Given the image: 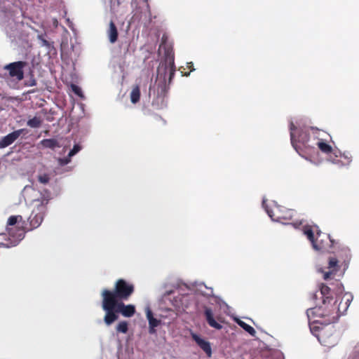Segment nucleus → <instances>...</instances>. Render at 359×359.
<instances>
[{
    "label": "nucleus",
    "instance_id": "nucleus-1",
    "mask_svg": "<svg viewBox=\"0 0 359 359\" xmlns=\"http://www.w3.org/2000/svg\"><path fill=\"white\" fill-rule=\"evenodd\" d=\"M24 196L33 206L32 214L29 217L30 226L29 230H32L41 224L46 212V205L51 198V194L45 188L36 190L32 187L26 186L24 189Z\"/></svg>",
    "mask_w": 359,
    "mask_h": 359
},
{
    "label": "nucleus",
    "instance_id": "nucleus-2",
    "mask_svg": "<svg viewBox=\"0 0 359 359\" xmlns=\"http://www.w3.org/2000/svg\"><path fill=\"white\" fill-rule=\"evenodd\" d=\"M339 298V295H337L335 299L333 297H326L325 299H323L322 305L308 309L306 315L309 320L319 318V320L314 319L313 321L325 325L337 322L339 319V315L336 314V303L338 302Z\"/></svg>",
    "mask_w": 359,
    "mask_h": 359
},
{
    "label": "nucleus",
    "instance_id": "nucleus-3",
    "mask_svg": "<svg viewBox=\"0 0 359 359\" xmlns=\"http://www.w3.org/2000/svg\"><path fill=\"white\" fill-rule=\"evenodd\" d=\"M135 291V286L123 278L118 279L112 290L104 289L102 292V305L110 309L111 306L121 301H127Z\"/></svg>",
    "mask_w": 359,
    "mask_h": 359
},
{
    "label": "nucleus",
    "instance_id": "nucleus-4",
    "mask_svg": "<svg viewBox=\"0 0 359 359\" xmlns=\"http://www.w3.org/2000/svg\"><path fill=\"white\" fill-rule=\"evenodd\" d=\"M124 301L118 302L111 306V308H107L105 305H102L103 310L106 312L104 321L107 325H111L118 318V313H121L126 318H130L135 313V306L133 304H125Z\"/></svg>",
    "mask_w": 359,
    "mask_h": 359
},
{
    "label": "nucleus",
    "instance_id": "nucleus-5",
    "mask_svg": "<svg viewBox=\"0 0 359 359\" xmlns=\"http://www.w3.org/2000/svg\"><path fill=\"white\" fill-rule=\"evenodd\" d=\"M7 233H0V243L3 247L11 248L17 245L25 236V229L22 224L14 227L6 228Z\"/></svg>",
    "mask_w": 359,
    "mask_h": 359
},
{
    "label": "nucleus",
    "instance_id": "nucleus-6",
    "mask_svg": "<svg viewBox=\"0 0 359 359\" xmlns=\"http://www.w3.org/2000/svg\"><path fill=\"white\" fill-rule=\"evenodd\" d=\"M335 244H337V243L332 240L329 234L322 233L320 231H318L316 233V239L313 241L312 245L316 250L326 251L330 253H334Z\"/></svg>",
    "mask_w": 359,
    "mask_h": 359
},
{
    "label": "nucleus",
    "instance_id": "nucleus-7",
    "mask_svg": "<svg viewBox=\"0 0 359 359\" xmlns=\"http://www.w3.org/2000/svg\"><path fill=\"white\" fill-rule=\"evenodd\" d=\"M26 66V62L18 61L6 65L4 69L8 71L9 76L11 78H14L18 81H21L24 79V68Z\"/></svg>",
    "mask_w": 359,
    "mask_h": 359
},
{
    "label": "nucleus",
    "instance_id": "nucleus-8",
    "mask_svg": "<svg viewBox=\"0 0 359 359\" xmlns=\"http://www.w3.org/2000/svg\"><path fill=\"white\" fill-rule=\"evenodd\" d=\"M164 50V62H162L161 67H159L160 70L165 65H172L175 64V55L172 48L166 44L164 36L162 38L161 43L159 46V49Z\"/></svg>",
    "mask_w": 359,
    "mask_h": 359
},
{
    "label": "nucleus",
    "instance_id": "nucleus-9",
    "mask_svg": "<svg viewBox=\"0 0 359 359\" xmlns=\"http://www.w3.org/2000/svg\"><path fill=\"white\" fill-rule=\"evenodd\" d=\"M262 206L266 210L269 216L271 217L273 219H276L277 221H279L280 222L286 223L290 221L292 218V212L290 210H285V212L283 215L275 216L271 210H268L266 200L264 198L262 201Z\"/></svg>",
    "mask_w": 359,
    "mask_h": 359
},
{
    "label": "nucleus",
    "instance_id": "nucleus-10",
    "mask_svg": "<svg viewBox=\"0 0 359 359\" xmlns=\"http://www.w3.org/2000/svg\"><path fill=\"white\" fill-rule=\"evenodd\" d=\"M25 129L16 130L3 137L0 140V149L6 148L12 144L24 132Z\"/></svg>",
    "mask_w": 359,
    "mask_h": 359
},
{
    "label": "nucleus",
    "instance_id": "nucleus-11",
    "mask_svg": "<svg viewBox=\"0 0 359 359\" xmlns=\"http://www.w3.org/2000/svg\"><path fill=\"white\" fill-rule=\"evenodd\" d=\"M160 68H158V83L156 88L157 97L161 98L163 102L164 97L166 96L169 87L166 84L165 78L163 77V80L161 79Z\"/></svg>",
    "mask_w": 359,
    "mask_h": 359
},
{
    "label": "nucleus",
    "instance_id": "nucleus-12",
    "mask_svg": "<svg viewBox=\"0 0 359 359\" xmlns=\"http://www.w3.org/2000/svg\"><path fill=\"white\" fill-rule=\"evenodd\" d=\"M351 300V296L350 294H345L341 297V301L338 304L337 302L336 303V314L339 315V318L341 315L344 314L347 311Z\"/></svg>",
    "mask_w": 359,
    "mask_h": 359
},
{
    "label": "nucleus",
    "instance_id": "nucleus-13",
    "mask_svg": "<svg viewBox=\"0 0 359 359\" xmlns=\"http://www.w3.org/2000/svg\"><path fill=\"white\" fill-rule=\"evenodd\" d=\"M310 127L300 128L298 130V140L297 142L302 143L305 148H309L311 146L309 144L310 140Z\"/></svg>",
    "mask_w": 359,
    "mask_h": 359
},
{
    "label": "nucleus",
    "instance_id": "nucleus-14",
    "mask_svg": "<svg viewBox=\"0 0 359 359\" xmlns=\"http://www.w3.org/2000/svg\"><path fill=\"white\" fill-rule=\"evenodd\" d=\"M204 315L208 325L217 330H221L222 325L218 323L214 318L212 311L210 308L205 307L204 311Z\"/></svg>",
    "mask_w": 359,
    "mask_h": 359
},
{
    "label": "nucleus",
    "instance_id": "nucleus-15",
    "mask_svg": "<svg viewBox=\"0 0 359 359\" xmlns=\"http://www.w3.org/2000/svg\"><path fill=\"white\" fill-rule=\"evenodd\" d=\"M192 338L196 341V343L200 346V348L204 352H205V353L208 356L211 355V354H212V349H211L210 344L208 341L201 339L197 334H193L192 335Z\"/></svg>",
    "mask_w": 359,
    "mask_h": 359
},
{
    "label": "nucleus",
    "instance_id": "nucleus-16",
    "mask_svg": "<svg viewBox=\"0 0 359 359\" xmlns=\"http://www.w3.org/2000/svg\"><path fill=\"white\" fill-rule=\"evenodd\" d=\"M328 268L330 271L324 273V279L327 280L332 275H334L339 270L338 260L335 257L329 259Z\"/></svg>",
    "mask_w": 359,
    "mask_h": 359
},
{
    "label": "nucleus",
    "instance_id": "nucleus-17",
    "mask_svg": "<svg viewBox=\"0 0 359 359\" xmlns=\"http://www.w3.org/2000/svg\"><path fill=\"white\" fill-rule=\"evenodd\" d=\"M316 140L318 142L316 143V144L323 153L329 154L332 152V146L327 142V140L325 138L320 137V136H316Z\"/></svg>",
    "mask_w": 359,
    "mask_h": 359
},
{
    "label": "nucleus",
    "instance_id": "nucleus-18",
    "mask_svg": "<svg viewBox=\"0 0 359 359\" xmlns=\"http://www.w3.org/2000/svg\"><path fill=\"white\" fill-rule=\"evenodd\" d=\"M107 36L111 43H114L118 39V29L112 20H111L109 22V29L107 30Z\"/></svg>",
    "mask_w": 359,
    "mask_h": 359
},
{
    "label": "nucleus",
    "instance_id": "nucleus-19",
    "mask_svg": "<svg viewBox=\"0 0 359 359\" xmlns=\"http://www.w3.org/2000/svg\"><path fill=\"white\" fill-rule=\"evenodd\" d=\"M318 226H312L309 225H306L304 227V233L306 236L307 238L311 242V243H313V241L316 239V237L314 236V231L316 230V232L318 231L317 230Z\"/></svg>",
    "mask_w": 359,
    "mask_h": 359
},
{
    "label": "nucleus",
    "instance_id": "nucleus-20",
    "mask_svg": "<svg viewBox=\"0 0 359 359\" xmlns=\"http://www.w3.org/2000/svg\"><path fill=\"white\" fill-rule=\"evenodd\" d=\"M21 222H22L21 215H12L8 219L6 228L19 226V223Z\"/></svg>",
    "mask_w": 359,
    "mask_h": 359
},
{
    "label": "nucleus",
    "instance_id": "nucleus-21",
    "mask_svg": "<svg viewBox=\"0 0 359 359\" xmlns=\"http://www.w3.org/2000/svg\"><path fill=\"white\" fill-rule=\"evenodd\" d=\"M297 130V128L295 126L293 122H291L290 124V140L291 144L292 147L294 148V149L299 152V147L297 144V140L295 139L294 136V131Z\"/></svg>",
    "mask_w": 359,
    "mask_h": 359
},
{
    "label": "nucleus",
    "instance_id": "nucleus-22",
    "mask_svg": "<svg viewBox=\"0 0 359 359\" xmlns=\"http://www.w3.org/2000/svg\"><path fill=\"white\" fill-rule=\"evenodd\" d=\"M320 293L322 296V299H325L326 297H333L334 290L329 286L322 283L320 286Z\"/></svg>",
    "mask_w": 359,
    "mask_h": 359
},
{
    "label": "nucleus",
    "instance_id": "nucleus-23",
    "mask_svg": "<svg viewBox=\"0 0 359 359\" xmlns=\"http://www.w3.org/2000/svg\"><path fill=\"white\" fill-rule=\"evenodd\" d=\"M41 144L46 148H50L53 149L55 147H60L59 142L55 139H44L41 140Z\"/></svg>",
    "mask_w": 359,
    "mask_h": 359
},
{
    "label": "nucleus",
    "instance_id": "nucleus-24",
    "mask_svg": "<svg viewBox=\"0 0 359 359\" xmlns=\"http://www.w3.org/2000/svg\"><path fill=\"white\" fill-rule=\"evenodd\" d=\"M140 89L138 86H135L133 88L130 93V100L132 103L136 104L140 101Z\"/></svg>",
    "mask_w": 359,
    "mask_h": 359
},
{
    "label": "nucleus",
    "instance_id": "nucleus-25",
    "mask_svg": "<svg viewBox=\"0 0 359 359\" xmlns=\"http://www.w3.org/2000/svg\"><path fill=\"white\" fill-rule=\"evenodd\" d=\"M237 323L240 327H241L245 331L248 332L251 336H255L256 332L252 326L241 320H238Z\"/></svg>",
    "mask_w": 359,
    "mask_h": 359
},
{
    "label": "nucleus",
    "instance_id": "nucleus-26",
    "mask_svg": "<svg viewBox=\"0 0 359 359\" xmlns=\"http://www.w3.org/2000/svg\"><path fill=\"white\" fill-rule=\"evenodd\" d=\"M42 123V120L40 117L34 116V118L29 119L27 122V125L33 128H37L41 126Z\"/></svg>",
    "mask_w": 359,
    "mask_h": 359
},
{
    "label": "nucleus",
    "instance_id": "nucleus-27",
    "mask_svg": "<svg viewBox=\"0 0 359 359\" xmlns=\"http://www.w3.org/2000/svg\"><path fill=\"white\" fill-rule=\"evenodd\" d=\"M164 69L165 73H166L167 70L169 72V78H168V83H170L172 81V79H173L175 73V66L172 65H165L163 67Z\"/></svg>",
    "mask_w": 359,
    "mask_h": 359
},
{
    "label": "nucleus",
    "instance_id": "nucleus-28",
    "mask_svg": "<svg viewBox=\"0 0 359 359\" xmlns=\"http://www.w3.org/2000/svg\"><path fill=\"white\" fill-rule=\"evenodd\" d=\"M128 330V324L126 321L120 322L116 326V331L126 334Z\"/></svg>",
    "mask_w": 359,
    "mask_h": 359
},
{
    "label": "nucleus",
    "instance_id": "nucleus-29",
    "mask_svg": "<svg viewBox=\"0 0 359 359\" xmlns=\"http://www.w3.org/2000/svg\"><path fill=\"white\" fill-rule=\"evenodd\" d=\"M310 130L311 131V134L315 139H316V136L323 137V135L325 133L324 131L314 127H310Z\"/></svg>",
    "mask_w": 359,
    "mask_h": 359
},
{
    "label": "nucleus",
    "instance_id": "nucleus-30",
    "mask_svg": "<svg viewBox=\"0 0 359 359\" xmlns=\"http://www.w3.org/2000/svg\"><path fill=\"white\" fill-rule=\"evenodd\" d=\"M82 149V147L79 144H75L72 149L70 150V151L69 152V156H74V155H76L79 151H80Z\"/></svg>",
    "mask_w": 359,
    "mask_h": 359
},
{
    "label": "nucleus",
    "instance_id": "nucleus-31",
    "mask_svg": "<svg viewBox=\"0 0 359 359\" xmlns=\"http://www.w3.org/2000/svg\"><path fill=\"white\" fill-rule=\"evenodd\" d=\"M160 321L156 319L155 318H153L151 320H149V325L150 327V333H152L154 332V328L157 327L159 325Z\"/></svg>",
    "mask_w": 359,
    "mask_h": 359
},
{
    "label": "nucleus",
    "instance_id": "nucleus-32",
    "mask_svg": "<svg viewBox=\"0 0 359 359\" xmlns=\"http://www.w3.org/2000/svg\"><path fill=\"white\" fill-rule=\"evenodd\" d=\"M71 156H69V154L66 157L60 158L58 159L59 164L62 166L68 164L71 161Z\"/></svg>",
    "mask_w": 359,
    "mask_h": 359
},
{
    "label": "nucleus",
    "instance_id": "nucleus-33",
    "mask_svg": "<svg viewBox=\"0 0 359 359\" xmlns=\"http://www.w3.org/2000/svg\"><path fill=\"white\" fill-rule=\"evenodd\" d=\"M38 38L41 42V46H46L47 48H50L51 46L50 43L48 41H47L46 39H44L42 35L38 36Z\"/></svg>",
    "mask_w": 359,
    "mask_h": 359
},
{
    "label": "nucleus",
    "instance_id": "nucleus-34",
    "mask_svg": "<svg viewBox=\"0 0 359 359\" xmlns=\"http://www.w3.org/2000/svg\"><path fill=\"white\" fill-rule=\"evenodd\" d=\"M341 252L344 254L346 259H350V250L348 248H343Z\"/></svg>",
    "mask_w": 359,
    "mask_h": 359
},
{
    "label": "nucleus",
    "instance_id": "nucleus-35",
    "mask_svg": "<svg viewBox=\"0 0 359 359\" xmlns=\"http://www.w3.org/2000/svg\"><path fill=\"white\" fill-rule=\"evenodd\" d=\"M353 354L352 359H359V346L355 347Z\"/></svg>",
    "mask_w": 359,
    "mask_h": 359
},
{
    "label": "nucleus",
    "instance_id": "nucleus-36",
    "mask_svg": "<svg viewBox=\"0 0 359 359\" xmlns=\"http://www.w3.org/2000/svg\"><path fill=\"white\" fill-rule=\"evenodd\" d=\"M72 90L75 93V94H76L78 95H81V90L79 87H78L76 85H72Z\"/></svg>",
    "mask_w": 359,
    "mask_h": 359
},
{
    "label": "nucleus",
    "instance_id": "nucleus-37",
    "mask_svg": "<svg viewBox=\"0 0 359 359\" xmlns=\"http://www.w3.org/2000/svg\"><path fill=\"white\" fill-rule=\"evenodd\" d=\"M146 315L149 321L154 318L153 313L149 308L146 311Z\"/></svg>",
    "mask_w": 359,
    "mask_h": 359
},
{
    "label": "nucleus",
    "instance_id": "nucleus-38",
    "mask_svg": "<svg viewBox=\"0 0 359 359\" xmlns=\"http://www.w3.org/2000/svg\"><path fill=\"white\" fill-rule=\"evenodd\" d=\"M144 3H145V6H146V11H147L148 15L149 16V15H151V11H150L149 4L147 0H145Z\"/></svg>",
    "mask_w": 359,
    "mask_h": 359
},
{
    "label": "nucleus",
    "instance_id": "nucleus-39",
    "mask_svg": "<svg viewBox=\"0 0 359 359\" xmlns=\"http://www.w3.org/2000/svg\"><path fill=\"white\" fill-rule=\"evenodd\" d=\"M337 290L339 293H342L343 292V287H342V285L341 283L337 281Z\"/></svg>",
    "mask_w": 359,
    "mask_h": 359
},
{
    "label": "nucleus",
    "instance_id": "nucleus-40",
    "mask_svg": "<svg viewBox=\"0 0 359 359\" xmlns=\"http://www.w3.org/2000/svg\"><path fill=\"white\" fill-rule=\"evenodd\" d=\"M311 331L313 332L314 331H316L318 327L316 326H310Z\"/></svg>",
    "mask_w": 359,
    "mask_h": 359
},
{
    "label": "nucleus",
    "instance_id": "nucleus-41",
    "mask_svg": "<svg viewBox=\"0 0 359 359\" xmlns=\"http://www.w3.org/2000/svg\"><path fill=\"white\" fill-rule=\"evenodd\" d=\"M39 182H40V183H41V184L45 185V184H46V182H48V181H43V180H41V181H39Z\"/></svg>",
    "mask_w": 359,
    "mask_h": 359
},
{
    "label": "nucleus",
    "instance_id": "nucleus-42",
    "mask_svg": "<svg viewBox=\"0 0 359 359\" xmlns=\"http://www.w3.org/2000/svg\"><path fill=\"white\" fill-rule=\"evenodd\" d=\"M39 180H43V177H42L39 176Z\"/></svg>",
    "mask_w": 359,
    "mask_h": 359
},
{
    "label": "nucleus",
    "instance_id": "nucleus-43",
    "mask_svg": "<svg viewBox=\"0 0 359 359\" xmlns=\"http://www.w3.org/2000/svg\"><path fill=\"white\" fill-rule=\"evenodd\" d=\"M1 242V240L0 241V243ZM3 246L2 245L0 244V247Z\"/></svg>",
    "mask_w": 359,
    "mask_h": 359
}]
</instances>
